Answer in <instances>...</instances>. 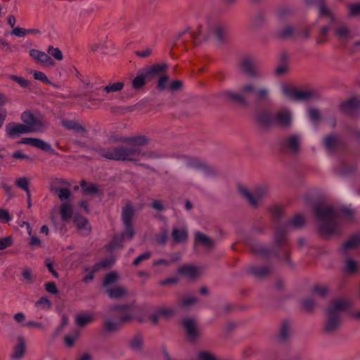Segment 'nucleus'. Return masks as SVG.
Wrapping results in <instances>:
<instances>
[{
  "label": "nucleus",
  "instance_id": "f257e3e1",
  "mask_svg": "<svg viewBox=\"0 0 360 360\" xmlns=\"http://www.w3.org/2000/svg\"><path fill=\"white\" fill-rule=\"evenodd\" d=\"M316 217L320 220V230L326 235L335 234L343 221L353 219L354 212L347 207H334L326 204H320L314 208Z\"/></svg>",
  "mask_w": 360,
  "mask_h": 360
},
{
  "label": "nucleus",
  "instance_id": "6ab92c4d",
  "mask_svg": "<svg viewBox=\"0 0 360 360\" xmlns=\"http://www.w3.org/2000/svg\"><path fill=\"white\" fill-rule=\"evenodd\" d=\"M75 222L81 234L86 236L90 233L91 226L86 219L82 217H77L75 218Z\"/></svg>",
  "mask_w": 360,
  "mask_h": 360
},
{
  "label": "nucleus",
  "instance_id": "9b49d317",
  "mask_svg": "<svg viewBox=\"0 0 360 360\" xmlns=\"http://www.w3.org/2000/svg\"><path fill=\"white\" fill-rule=\"evenodd\" d=\"M242 70L249 77L254 78L261 77V73L255 68V60L250 57L245 58L240 65Z\"/></svg>",
  "mask_w": 360,
  "mask_h": 360
},
{
  "label": "nucleus",
  "instance_id": "bf43d9fd",
  "mask_svg": "<svg viewBox=\"0 0 360 360\" xmlns=\"http://www.w3.org/2000/svg\"><path fill=\"white\" fill-rule=\"evenodd\" d=\"M12 244V239L11 237H6L0 240V250H4Z\"/></svg>",
  "mask_w": 360,
  "mask_h": 360
},
{
  "label": "nucleus",
  "instance_id": "aec40b11",
  "mask_svg": "<svg viewBox=\"0 0 360 360\" xmlns=\"http://www.w3.org/2000/svg\"><path fill=\"white\" fill-rule=\"evenodd\" d=\"M184 326L187 332L188 337L191 339L195 338L198 335V328L195 322L191 319H186L184 321Z\"/></svg>",
  "mask_w": 360,
  "mask_h": 360
},
{
  "label": "nucleus",
  "instance_id": "ea45409f",
  "mask_svg": "<svg viewBox=\"0 0 360 360\" xmlns=\"http://www.w3.org/2000/svg\"><path fill=\"white\" fill-rule=\"evenodd\" d=\"M319 12H320V17L321 18H326L327 20H333V16L331 13V12L328 9V8L323 5L321 4L319 6Z\"/></svg>",
  "mask_w": 360,
  "mask_h": 360
},
{
  "label": "nucleus",
  "instance_id": "69168bd1",
  "mask_svg": "<svg viewBox=\"0 0 360 360\" xmlns=\"http://www.w3.org/2000/svg\"><path fill=\"white\" fill-rule=\"evenodd\" d=\"M36 138H32V137H27V138H22L18 143L20 144H29L32 146H34Z\"/></svg>",
  "mask_w": 360,
  "mask_h": 360
},
{
  "label": "nucleus",
  "instance_id": "a211bd4d",
  "mask_svg": "<svg viewBox=\"0 0 360 360\" xmlns=\"http://www.w3.org/2000/svg\"><path fill=\"white\" fill-rule=\"evenodd\" d=\"M167 65L158 63L143 70L148 78L160 76L167 69Z\"/></svg>",
  "mask_w": 360,
  "mask_h": 360
},
{
  "label": "nucleus",
  "instance_id": "9d476101",
  "mask_svg": "<svg viewBox=\"0 0 360 360\" xmlns=\"http://www.w3.org/2000/svg\"><path fill=\"white\" fill-rule=\"evenodd\" d=\"M240 192L254 206H257L259 202L267 193V188L265 186H260L256 188L252 193L249 192L245 188H240Z\"/></svg>",
  "mask_w": 360,
  "mask_h": 360
},
{
  "label": "nucleus",
  "instance_id": "338daca9",
  "mask_svg": "<svg viewBox=\"0 0 360 360\" xmlns=\"http://www.w3.org/2000/svg\"><path fill=\"white\" fill-rule=\"evenodd\" d=\"M293 32V29L292 27L290 26H288L286 27H285L281 32H280V35L281 37H289L290 36Z\"/></svg>",
  "mask_w": 360,
  "mask_h": 360
},
{
  "label": "nucleus",
  "instance_id": "c756f323",
  "mask_svg": "<svg viewBox=\"0 0 360 360\" xmlns=\"http://www.w3.org/2000/svg\"><path fill=\"white\" fill-rule=\"evenodd\" d=\"M124 87V83L122 82H117L114 83H110L109 84L103 87V90L106 93H114L121 91Z\"/></svg>",
  "mask_w": 360,
  "mask_h": 360
},
{
  "label": "nucleus",
  "instance_id": "c85d7f7f",
  "mask_svg": "<svg viewBox=\"0 0 360 360\" xmlns=\"http://www.w3.org/2000/svg\"><path fill=\"white\" fill-rule=\"evenodd\" d=\"M94 319V316L91 314H80L76 316V323L79 326H84L86 324L91 322Z\"/></svg>",
  "mask_w": 360,
  "mask_h": 360
},
{
  "label": "nucleus",
  "instance_id": "3c124183",
  "mask_svg": "<svg viewBox=\"0 0 360 360\" xmlns=\"http://www.w3.org/2000/svg\"><path fill=\"white\" fill-rule=\"evenodd\" d=\"M336 34L340 39H345L349 36V30L346 27H342L337 30Z\"/></svg>",
  "mask_w": 360,
  "mask_h": 360
},
{
  "label": "nucleus",
  "instance_id": "7ed1b4c3",
  "mask_svg": "<svg viewBox=\"0 0 360 360\" xmlns=\"http://www.w3.org/2000/svg\"><path fill=\"white\" fill-rule=\"evenodd\" d=\"M225 32L226 29L224 26L212 20L207 19L203 24L199 25L198 32L193 33L192 36L196 39H198V38L204 39L212 38L217 41H221Z\"/></svg>",
  "mask_w": 360,
  "mask_h": 360
},
{
  "label": "nucleus",
  "instance_id": "6e6d98bb",
  "mask_svg": "<svg viewBox=\"0 0 360 360\" xmlns=\"http://www.w3.org/2000/svg\"><path fill=\"white\" fill-rule=\"evenodd\" d=\"M30 240V245L31 247H39L41 245V242L40 239L34 235H32V232L31 233Z\"/></svg>",
  "mask_w": 360,
  "mask_h": 360
},
{
  "label": "nucleus",
  "instance_id": "13d9d810",
  "mask_svg": "<svg viewBox=\"0 0 360 360\" xmlns=\"http://www.w3.org/2000/svg\"><path fill=\"white\" fill-rule=\"evenodd\" d=\"M314 305L315 302L312 298L306 299L302 302V306L307 310H311Z\"/></svg>",
  "mask_w": 360,
  "mask_h": 360
},
{
  "label": "nucleus",
  "instance_id": "a18cd8bd",
  "mask_svg": "<svg viewBox=\"0 0 360 360\" xmlns=\"http://www.w3.org/2000/svg\"><path fill=\"white\" fill-rule=\"evenodd\" d=\"M269 90L266 88H261L255 91V98L257 100H263L268 97Z\"/></svg>",
  "mask_w": 360,
  "mask_h": 360
},
{
  "label": "nucleus",
  "instance_id": "8fccbe9b",
  "mask_svg": "<svg viewBox=\"0 0 360 360\" xmlns=\"http://www.w3.org/2000/svg\"><path fill=\"white\" fill-rule=\"evenodd\" d=\"M118 328V323L111 319H107L105 322V328L108 331L115 330Z\"/></svg>",
  "mask_w": 360,
  "mask_h": 360
},
{
  "label": "nucleus",
  "instance_id": "6e6552de",
  "mask_svg": "<svg viewBox=\"0 0 360 360\" xmlns=\"http://www.w3.org/2000/svg\"><path fill=\"white\" fill-rule=\"evenodd\" d=\"M139 155V151L136 147L130 148L124 147L115 148L107 150L103 153V156L108 159L130 161L136 160Z\"/></svg>",
  "mask_w": 360,
  "mask_h": 360
},
{
  "label": "nucleus",
  "instance_id": "f3484780",
  "mask_svg": "<svg viewBox=\"0 0 360 360\" xmlns=\"http://www.w3.org/2000/svg\"><path fill=\"white\" fill-rule=\"evenodd\" d=\"M174 310L171 307H162L157 309L156 312L151 315L150 319L153 323H156L160 317L169 318L173 315Z\"/></svg>",
  "mask_w": 360,
  "mask_h": 360
},
{
  "label": "nucleus",
  "instance_id": "423d86ee",
  "mask_svg": "<svg viewBox=\"0 0 360 360\" xmlns=\"http://www.w3.org/2000/svg\"><path fill=\"white\" fill-rule=\"evenodd\" d=\"M134 215V210L130 205H127L122 211V220L125 226L124 233L120 237H115V240L108 245V250L112 251L120 246L124 237L131 239L134 231L131 225V219Z\"/></svg>",
  "mask_w": 360,
  "mask_h": 360
},
{
  "label": "nucleus",
  "instance_id": "473e14b6",
  "mask_svg": "<svg viewBox=\"0 0 360 360\" xmlns=\"http://www.w3.org/2000/svg\"><path fill=\"white\" fill-rule=\"evenodd\" d=\"M119 278V275L116 272H110L108 274L103 280V286L108 288V286L115 283Z\"/></svg>",
  "mask_w": 360,
  "mask_h": 360
},
{
  "label": "nucleus",
  "instance_id": "c03bdc74",
  "mask_svg": "<svg viewBox=\"0 0 360 360\" xmlns=\"http://www.w3.org/2000/svg\"><path fill=\"white\" fill-rule=\"evenodd\" d=\"M79 336L78 332H75L72 334L68 335L65 337V343L68 347H72L75 342L76 340Z\"/></svg>",
  "mask_w": 360,
  "mask_h": 360
},
{
  "label": "nucleus",
  "instance_id": "49530a36",
  "mask_svg": "<svg viewBox=\"0 0 360 360\" xmlns=\"http://www.w3.org/2000/svg\"><path fill=\"white\" fill-rule=\"evenodd\" d=\"M11 219L12 217L8 211L5 209H0V222L6 223L11 221Z\"/></svg>",
  "mask_w": 360,
  "mask_h": 360
},
{
  "label": "nucleus",
  "instance_id": "58836bf2",
  "mask_svg": "<svg viewBox=\"0 0 360 360\" xmlns=\"http://www.w3.org/2000/svg\"><path fill=\"white\" fill-rule=\"evenodd\" d=\"M15 184L18 187L24 190L27 195H29L30 191L29 189V182L27 179L25 177L19 178L16 180Z\"/></svg>",
  "mask_w": 360,
  "mask_h": 360
},
{
  "label": "nucleus",
  "instance_id": "f704fd0d",
  "mask_svg": "<svg viewBox=\"0 0 360 360\" xmlns=\"http://www.w3.org/2000/svg\"><path fill=\"white\" fill-rule=\"evenodd\" d=\"M338 143V139L334 135L327 136L324 139V146L328 150H332Z\"/></svg>",
  "mask_w": 360,
  "mask_h": 360
},
{
  "label": "nucleus",
  "instance_id": "0e129e2a",
  "mask_svg": "<svg viewBox=\"0 0 360 360\" xmlns=\"http://www.w3.org/2000/svg\"><path fill=\"white\" fill-rule=\"evenodd\" d=\"M46 290L47 292L53 294H56L58 292L56 285L53 282L46 283Z\"/></svg>",
  "mask_w": 360,
  "mask_h": 360
},
{
  "label": "nucleus",
  "instance_id": "cd10ccee",
  "mask_svg": "<svg viewBox=\"0 0 360 360\" xmlns=\"http://www.w3.org/2000/svg\"><path fill=\"white\" fill-rule=\"evenodd\" d=\"M51 190L54 191L57 195L58 198L63 202L68 201V199L70 196V191L68 188H55L53 186H51Z\"/></svg>",
  "mask_w": 360,
  "mask_h": 360
},
{
  "label": "nucleus",
  "instance_id": "dca6fc26",
  "mask_svg": "<svg viewBox=\"0 0 360 360\" xmlns=\"http://www.w3.org/2000/svg\"><path fill=\"white\" fill-rule=\"evenodd\" d=\"M18 343L14 347L11 358L13 360H19L23 357L25 353V341L22 336H18L17 338Z\"/></svg>",
  "mask_w": 360,
  "mask_h": 360
},
{
  "label": "nucleus",
  "instance_id": "2f4dec72",
  "mask_svg": "<svg viewBox=\"0 0 360 360\" xmlns=\"http://www.w3.org/2000/svg\"><path fill=\"white\" fill-rule=\"evenodd\" d=\"M195 243H201L207 247L212 245L211 239L207 236L200 232L195 233Z\"/></svg>",
  "mask_w": 360,
  "mask_h": 360
},
{
  "label": "nucleus",
  "instance_id": "f03ea898",
  "mask_svg": "<svg viewBox=\"0 0 360 360\" xmlns=\"http://www.w3.org/2000/svg\"><path fill=\"white\" fill-rule=\"evenodd\" d=\"M349 306L346 300H337L327 309V320L325 329L331 332L338 328L340 324L341 314Z\"/></svg>",
  "mask_w": 360,
  "mask_h": 360
},
{
  "label": "nucleus",
  "instance_id": "393cba45",
  "mask_svg": "<svg viewBox=\"0 0 360 360\" xmlns=\"http://www.w3.org/2000/svg\"><path fill=\"white\" fill-rule=\"evenodd\" d=\"M301 139L297 135L290 136L285 143V145L288 149L292 152H296L298 150L300 145Z\"/></svg>",
  "mask_w": 360,
  "mask_h": 360
},
{
  "label": "nucleus",
  "instance_id": "a878e982",
  "mask_svg": "<svg viewBox=\"0 0 360 360\" xmlns=\"http://www.w3.org/2000/svg\"><path fill=\"white\" fill-rule=\"evenodd\" d=\"M107 292L110 298L118 299L127 294V290L123 287H115L107 288Z\"/></svg>",
  "mask_w": 360,
  "mask_h": 360
},
{
  "label": "nucleus",
  "instance_id": "20e7f679",
  "mask_svg": "<svg viewBox=\"0 0 360 360\" xmlns=\"http://www.w3.org/2000/svg\"><path fill=\"white\" fill-rule=\"evenodd\" d=\"M20 119L29 133H44L49 127V123L38 112L25 110L21 114Z\"/></svg>",
  "mask_w": 360,
  "mask_h": 360
},
{
  "label": "nucleus",
  "instance_id": "37998d69",
  "mask_svg": "<svg viewBox=\"0 0 360 360\" xmlns=\"http://www.w3.org/2000/svg\"><path fill=\"white\" fill-rule=\"evenodd\" d=\"M36 307L41 309H48L51 307V302L46 297H42L36 302Z\"/></svg>",
  "mask_w": 360,
  "mask_h": 360
},
{
  "label": "nucleus",
  "instance_id": "a19ab883",
  "mask_svg": "<svg viewBox=\"0 0 360 360\" xmlns=\"http://www.w3.org/2000/svg\"><path fill=\"white\" fill-rule=\"evenodd\" d=\"M304 222V217L302 214H297L289 221L288 225L293 227H299L302 226Z\"/></svg>",
  "mask_w": 360,
  "mask_h": 360
},
{
  "label": "nucleus",
  "instance_id": "f8f14e48",
  "mask_svg": "<svg viewBox=\"0 0 360 360\" xmlns=\"http://www.w3.org/2000/svg\"><path fill=\"white\" fill-rule=\"evenodd\" d=\"M7 136L11 138L18 137L21 134H28L27 128L22 123H8L5 128Z\"/></svg>",
  "mask_w": 360,
  "mask_h": 360
},
{
  "label": "nucleus",
  "instance_id": "864d4df0",
  "mask_svg": "<svg viewBox=\"0 0 360 360\" xmlns=\"http://www.w3.org/2000/svg\"><path fill=\"white\" fill-rule=\"evenodd\" d=\"M168 79H169V77L167 75L160 76L159 81H158V88L161 90L166 89L167 87V84Z\"/></svg>",
  "mask_w": 360,
  "mask_h": 360
},
{
  "label": "nucleus",
  "instance_id": "680f3d73",
  "mask_svg": "<svg viewBox=\"0 0 360 360\" xmlns=\"http://www.w3.org/2000/svg\"><path fill=\"white\" fill-rule=\"evenodd\" d=\"M23 281L27 283H30L32 280V272L30 269H26L22 272Z\"/></svg>",
  "mask_w": 360,
  "mask_h": 360
},
{
  "label": "nucleus",
  "instance_id": "c9c22d12",
  "mask_svg": "<svg viewBox=\"0 0 360 360\" xmlns=\"http://www.w3.org/2000/svg\"><path fill=\"white\" fill-rule=\"evenodd\" d=\"M47 52L49 56L51 55L57 60H62L63 59V55L62 51L58 48H55L52 46H50L47 49Z\"/></svg>",
  "mask_w": 360,
  "mask_h": 360
},
{
  "label": "nucleus",
  "instance_id": "4c0bfd02",
  "mask_svg": "<svg viewBox=\"0 0 360 360\" xmlns=\"http://www.w3.org/2000/svg\"><path fill=\"white\" fill-rule=\"evenodd\" d=\"M9 78L11 79L16 82L21 87H23V88L30 87V84H31V82L29 80H27L22 77H19V76H16V75H10Z\"/></svg>",
  "mask_w": 360,
  "mask_h": 360
},
{
  "label": "nucleus",
  "instance_id": "72a5a7b5",
  "mask_svg": "<svg viewBox=\"0 0 360 360\" xmlns=\"http://www.w3.org/2000/svg\"><path fill=\"white\" fill-rule=\"evenodd\" d=\"M181 259V255L179 253H175L174 254L171 259L169 260H166V259H159V260H156L153 262V265L154 266H158V265H160V264H164L165 266H168L172 262H177L179 261V259Z\"/></svg>",
  "mask_w": 360,
  "mask_h": 360
},
{
  "label": "nucleus",
  "instance_id": "412c9836",
  "mask_svg": "<svg viewBox=\"0 0 360 360\" xmlns=\"http://www.w3.org/2000/svg\"><path fill=\"white\" fill-rule=\"evenodd\" d=\"M360 105V101L356 98L348 100L340 105V109L345 113H352Z\"/></svg>",
  "mask_w": 360,
  "mask_h": 360
},
{
  "label": "nucleus",
  "instance_id": "4d7b16f0",
  "mask_svg": "<svg viewBox=\"0 0 360 360\" xmlns=\"http://www.w3.org/2000/svg\"><path fill=\"white\" fill-rule=\"evenodd\" d=\"M150 257V252H145L142 255H140L139 257H137L133 264L134 265L136 266L138 265L141 261L143 260H146L148 259L149 257Z\"/></svg>",
  "mask_w": 360,
  "mask_h": 360
},
{
  "label": "nucleus",
  "instance_id": "de8ad7c7",
  "mask_svg": "<svg viewBox=\"0 0 360 360\" xmlns=\"http://www.w3.org/2000/svg\"><path fill=\"white\" fill-rule=\"evenodd\" d=\"M356 269V262L351 259H347L346 261L345 271L347 273H352V272L355 271Z\"/></svg>",
  "mask_w": 360,
  "mask_h": 360
},
{
  "label": "nucleus",
  "instance_id": "09e8293b",
  "mask_svg": "<svg viewBox=\"0 0 360 360\" xmlns=\"http://www.w3.org/2000/svg\"><path fill=\"white\" fill-rule=\"evenodd\" d=\"M315 295L324 296L328 292V288L326 285H316L313 288Z\"/></svg>",
  "mask_w": 360,
  "mask_h": 360
},
{
  "label": "nucleus",
  "instance_id": "603ef678",
  "mask_svg": "<svg viewBox=\"0 0 360 360\" xmlns=\"http://www.w3.org/2000/svg\"><path fill=\"white\" fill-rule=\"evenodd\" d=\"M11 34L19 37H22L27 34V29L16 27L13 29Z\"/></svg>",
  "mask_w": 360,
  "mask_h": 360
},
{
  "label": "nucleus",
  "instance_id": "774afa93",
  "mask_svg": "<svg viewBox=\"0 0 360 360\" xmlns=\"http://www.w3.org/2000/svg\"><path fill=\"white\" fill-rule=\"evenodd\" d=\"M13 318L16 322L22 323L25 321V316L22 312H18L14 315Z\"/></svg>",
  "mask_w": 360,
  "mask_h": 360
},
{
  "label": "nucleus",
  "instance_id": "79ce46f5",
  "mask_svg": "<svg viewBox=\"0 0 360 360\" xmlns=\"http://www.w3.org/2000/svg\"><path fill=\"white\" fill-rule=\"evenodd\" d=\"M31 73H32L33 77L35 79L39 80L41 82H44L45 83L49 84L50 81L46 77V75L41 71H37V70H31Z\"/></svg>",
  "mask_w": 360,
  "mask_h": 360
},
{
  "label": "nucleus",
  "instance_id": "7c9ffc66",
  "mask_svg": "<svg viewBox=\"0 0 360 360\" xmlns=\"http://www.w3.org/2000/svg\"><path fill=\"white\" fill-rule=\"evenodd\" d=\"M360 244V236H354L349 239L343 245L342 250L346 251L354 248Z\"/></svg>",
  "mask_w": 360,
  "mask_h": 360
},
{
  "label": "nucleus",
  "instance_id": "0eeeda50",
  "mask_svg": "<svg viewBox=\"0 0 360 360\" xmlns=\"http://www.w3.org/2000/svg\"><path fill=\"white\" fill-rule=\"evenodd\" d=\"M257 88L253 83H247L243 85L238 91H233L232 90H226L221 93V96L228 100L237 102L242 105L248 103V95L254 94Z\"/></svg>",
  "mask_w": 360,
  "mask_h": 360
},
{
  "label": "nucleus",
  "instance_id": "4be33fe9",
  "mask_svg": "<svg viewBox=\"0 0 360 360\" xmlns=\"http://www.w3.org/2000/svg\"><path fill=\"white\" fill-rule=\"evenodd\" d=\"M60 213L63 221L70 219L73 213L72 205L68 201L62 202Z\"/></svg>",
  "mask_w": 360,
  "mask_h": 360
},
{
  "label": "nucleus",
  "instance_id": "4468645a",
  "mask_svg": "<svg viewBox=\"0 0 360 360\" xmlns=\"http://www.w3.org/2000/svg\"><path fill=\"white\" fill-rule=\"evenodd\" d=\"M178 274L188 278H194L201 273V269L194 265H184L178 269Z\"/></svg>",
  "mask_w": 360,
  "mask_h": 360
},
{
  "label": "nucleus",
  "instance_id": "39448f33",
  "mask_svg": "<svg viewBox=\"0 0 360 360\" xmlns=\"http://www.w3.org/2000/svg\"><path fill=\"white\" fill-rule=\"evenodd\" d=\"M257 120L264 126L278 124L287 127L292 122V115L287 110H280L274 116L269 111H263L257 115Z\"/></svg>",
  "mask_w": 360,
  "mask_h": 360
},
{
  "label": "nucleus",
  "instance_id": "ddd939ff",
  "mask_svg": "<svg viewBox=\"0 0 360 360\" xmlns=\"http://www.w3.org/2000/svg\"><path fill=\"white\" fill-rule=\"evenodd\" d=\"M30 56L38 63H40L44 65L52 67L55 65L54 61L49 56V53L44 51H41L37 49H31L30 51Z\"/></svg>",
  "mask_w": 360,
  "mask_h": 360
},
{
  "label": "nucleus",
  "instance_id": "bb28decb",
  "mask_svg": "<svg viewBox=\"0 0 360 360\" xmlns=\"http://www.w3.org/2000/svg\"><path fill=\"white\" fill-rule=\"evenodd\" d=\"M34 147L42 150L49 152L53 155H58V153L53 149L51 144L42 139L36 138Z\"/></svg>",
  "mask_w": 360,
  "mask_h": 360
},
{
  "label": "nucleus",
  "instance_id": "b1692460",
  "mask_svg": "<svg viewBox=\"0 0 360 360\" xmlns=\"http://www.w3.org/2000/svg\"><path fill=\"white\" fill-rule=\"evenodd\" d=\"M148 78V76L146 75L143 70L139 72L131 82L133 89L136 90L141 89L145 85L146 80Z\"/></svg>",
  "mask_w": 360,
  "mask_h": 360
},
{
  "label": "nucleus",
  "instance_id": "5701e85b",
  "mask_svg": "<svg viewBox=\"0 0 360 360\" xmlns=\"http://www.w3.org/2000/svg\"><path fill=\"white\" fill-rule=\"evenodd\" d=\"M172 238L174 242L178 243L186 242L188 238L186 229L184 227L174 228L172 231Z\"/></svg>",
  "mask_w": 360,
  "mask_h": 360
},
{
  "label": "nucleus",
  "instance_id": "5fc2aeb1",
  "mask_svg": "<svg viewBox=\"0 0 360 360\" xmlns=\"http://www.w3.org/2000/svg\"><path fill=\"white\" fill-rule=\"evenodd\" d=\"M309 118L313 121L316 122L319 119L320 114L319 112L316 109H309L307 112Z\"/></svg>",
  "mask_w": 360,
  "mask_h": 360
},
{
  "label": "nucleus",
  "instance_id": "2eb2a0df",
  "mask_svg": "<svg viewBox=\"0 0 360 360\" xmlns=\"http://www.w3.org/2000/svg\"><path fill=\"white\" fill-rule=\"evenodd\" d=\"M115 262V259L112 257L105 259L101 262L96 264L94 266V269L92 271L87 274V275L84 278L83 281L85 283H88L94 279V272L97 271L103 268H106L110 266Z\"/></svg>",
  "mask_w": 360,
  "mask_h": 360
},
{
  "label": "nucleus",
  "instance_id": "052dcab7",
  "mask_svg": "<svg viewBox=\"0 0 360 360\" xmlns=\"http://www.w3.org/2000/svg\"><path fill=\"white\" fill-rule=\"evenodd\" d=\"M196 302V300L191 296L185 297L181 302L184 307H188Z\"/></svg>",
  "mask_w": 360,
  "mask_h": 360
},
{
  "label": "nucleus",
  "instance_id": "e433bc0d",
  "mask_svg": "<svg viewBox=\"0 0 360 360\" xmlns=\"http://www.w3.org/2000/svg\"><path fill=\"white\" fill-rule=\"evenodd\" d=\"M81 187L84 193L92 194L98 191V188L95 184H87L86 181L81 182Z\"/></svg>",
  "mask_w": 360,
  "mask_h": 360
},
{
  "label": "nucleus",
  "instance_id": "1a4fd4ad",
  "mask_svg": "<svg viewBox=\"0 0 360 360\" xmlns=\"http://www.w3.org/2000/svg\"><path fill=\"white\" fill-rule=\"evenodd\" d=\"M281 88L285 96L293 101H307L314 95L313 91L299 90L289 84H282Z\"/></svg>",
  "mask_w": 360,
  "mask_h": 360
},
{
  "label": "nucleus",
  "instance_id": "e2e57ef3",
  "mask_svg": "<svg viewBox=\"0 0 360 360\" xmlns=\"http://www.w3.org/2000/svg\"><path fill=\"white\" fill-rule=\"evenodd\" d=\"M349 13L352 15H358L360 13V4H352L349 6Z\"/></svg>",
  "mask_w": 360,
  "mask_h": 360
}]
</instances>
